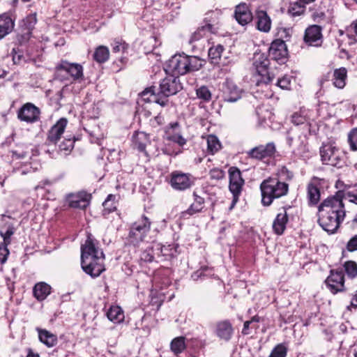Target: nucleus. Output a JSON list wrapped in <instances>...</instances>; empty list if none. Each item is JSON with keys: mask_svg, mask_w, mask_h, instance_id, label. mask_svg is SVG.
<instances>
[{"mask_svg": "<svg viewBox=\"0 0 357 357\" xmlns=\"http://www.w3.org/2000/svg\"><path fill=\"white\" fill-rule=\"evenodd\" d=\"M104 259L102 250L96 246V240L89 236L81 246L82 268L91 278H97L105 270Z\"/></svg>", "mask_w": 357, "mask_h": 357, "instance_id": "1", "label": "nucleus"}, {"mask_svg": "<svg viewBox=\"0 0 357 357\" xmlns=\"http://www.w3.org/2000/svg\"><path fill=\"white\" fill-rule=\"evenodd\" d=\"M204 63V60L197 56H188L185 54H175L168 61L165 71L178 77L192 71L199 70Z\"/></svg>", "mask_w": 357, "mask_h": 357, "instance_id": "2", "label": "nucleus"}, {"mask_svg": "<svg viewBox=\"0 0 357 357\" xmlns=\"http://www.w3.org/2000/svg\"><path fill=\"white\" fill-rule=\"evenodd\" d=\"M261 203L264 206H270L275 199L285 196L289 191V185L280 181L278 178H268L260 185Z\"/></svg>", "mask_w": 357, "mask_h": 357, "instance_id": "3", "label": "nucleus"}, {"mask_svg": "<svg viewBox=\"0 0 357 357\" xmlns=\"http://www.w3.org/2000/svg\"><path fill=\"white\" fill-rule=\"evenodd\" d=\"M319 153L324 165L341 168L345 163L344 153L335 142L323 143Z\"/></svg>", "mask_w": 357, "mask_h": 357, "instance_id": "4", "label": "nucleus"}, {"mask_svg": "<svg viewBox=\"0 0 357 357\" xmlns=\"http://www.w3.org/2000/svg\"><path fill=\"white\" fill-rule=\"evenodd\" d=\"M307 132L302 135H294L291 132L287 133L286 142L289 148L291 149V153L294 158L305 159L309 153Z\"/></svg>", "mask_w": 357, "mask_h": 357, "instance_id": "5", "label": "nucleus"}, {"mask_svg": "<svg viewBox=\"0 0 357 357\" xmlns=\"http://www.w3.org/2000/svg\"><path fill=\"white\" fill-rule=\"evenodd\" d=\"M151 221L145 216L135 222L130 227L128 239L133 245H137L144 241L151 229Z\"/></svg>", "mask_w": 357, "mask_h": 357, "instance_id": "6", "label": "nucleus"}, {"mask_svg": "<svg viewBox=\"0 0 357 357\" xmlns=\"http://www.w3.org/2000/svg\"><path fill=\"white\" fill-rule=\"evenodd\" d=\"M342 195V191H338L335 195L328 197L321 203L318 209L344 218L346 211Z\"/></svg>", "mask_w": 357, "mask_h": 357, "instance_id": "7", "label": "nucleus"}, {"mask_svg": "<svg viewBox=\"0 0 357 357\" xmlns=\"http://www.w3.org/2000/svg\"><path fill=\"white\" fill-rule=\"evenodd\" d=\"M269 64L270 61L264 54L255 55L253 66L257 75L260 77V79L257 80V85L259 83L268 84L273 81L274 75L268 70Z\"/></svg>", "mask_w": 357, "mask_h": 357, "instance_id": "8", "label": "nucleus"}, {"mask_svg": "<svg viewBox=\"0 0 357 357\" xmlns=\"http://www.w3.org/2000/svg\"><path fill=\"white\" fill-rule=\"evenodd\" d=\"M68 75L73 79H77L83 76L82 66L78 63L61 61L56 67V77L61 80L67 79Z\"/></svg>", "mask_w": 357, "mask_h": 357, "instance_id": "9", "label": "nucleus"}, {"mask_svg": "<svg viewBox=\"0 0 357 357\" xmlns=\"http://www.w3.org/2000/svg\"><path fill=\"white\" fill-rule=\"evenodd\" d=\"M229 188L233 195V200L230 208H232L238 201L239 195L241 193L244 180L242 178L241 171L235 167L229 169Z\"/></svg>", "mask_w": 357, "mask_h": 357, "instance_id": "10", "label": "nucleus"}, {"mask_svg": "<svg viewBox=\"0 0 357 357\" xmlns=\"http://www.w3.org/2000/svg\"><path fill=\"white\" fill-rule=\"evenodd\" d=\"M343 220L344 218L338 215L318 209L319 225L328 233L335 232Z\"/></svg>", "mask_w": 357, "mask_h": 357, "instance_id": "11", "label": "nucleus"}, {"mask_svg": "<svg viewBox=\"0 0 357 357\" xmlns=\"http://www.w3.org/2000/svg\"><path fill=\"white\" fill-rule=\"evenodd\" d=\"M183 89L179 77L174 75L167 76L160 82L158 93L165 97L174 95Z\"/></svg>", "mask_w": 357, "mask_h": 357, "instance_id": "12", "label": "nucleus"}, {"mask_svg": "<svg viewBox=\"0 0 357 357\" xmlns=\"http://www.w3.org/2000/svg\"><path fill=\"white\" fill-rule=\"evenodd\" d=\"M288 50L282 40H273L268 49V56L279 64H284L287 61Z\"/></svg>", "mask_w": 357, "mask_h": 357, "instance_id": "13", "label": "nucleus"}, {"mask_svg": "<svg viewBox=\"0 0 357 357\" xmlns=\"http://www.w3.org/2000/svg\"><path fill=\"white\" fill-rule=\"evenodd\" d=\"M312 112L306 108H301L299 111L295 112L291 115V122L296 126H303L304 132H307L308 135L311 133V118Z\"/></svg>", "mask_w": 357, "mask_h": 357, "instance_id": "14", "label": "nucleus"}, {"mask_svg": "<svg viewBox=\"0 0 357 357\" xmlns=\"http://www.w3.org/2000/svg\"><path fill=\"white\" fill-rule=\"evenodd\" d=\"M326 284L333 294H337L344 290V275L342 269L331 270L326 278Z\"/></svg>", "mask_w": 357, "mask_h": 357, "instance_id": "15", "label": "nucleus"}, {"mask_svg": "<svg viewBox=\"0 0 357 357\" xmlns=\"http://www.w3.org/2000/svg\"><path fill=\"white\" fill-rule=\"evenodd\" d=\"M91 195L85 191H79L75 193H69L66 196V202L71 208L84 209L89 205Z\"/></svg>", "mask_w": 357, "mask_h": 357, "instance_id": "16", "label": "nucleus"}, {"mask_svg": "<svg viewBox=\"0 0 357 357\" xmlns=\"http://www.w3.org/2000/svg\"><path fill=\"white\" fill-rule=\"evenodd\" d=\"M223 100L228 102H234L241 98L242 91L229 79H226L221 88Z\"/></svg>", "mask_w": 357, "mask_h": 357, "instance_id": "17", "label": "nucleus"}, {"mask_svg": "<svg viewBox=\"0 0 357 357\" xmlns=\"http://www.w3.org/2000/svg\"><path fill=\"white\" fill-rule=\"evenodd\" d=\"M276 151L273 142H268L265 145H259L252 148L247 152L248 156L252 159L262 160L274 155Z\"/></svg>", "mask_w": 357, "mask_h": 357, "instance_id": "18", "label": "nucleus"}, {"mask_svg": "<svg viewBox=\"0 0 357 357\" xmlns=\"http://www.w3.org/2000/svg\"><path fill=\"white\" fill-rule=\"evenodd\" d=\"M17 117L26 123H34L39 120L40 110L32 103H26L18 111Z\"/></svg>", "mask_w": 357, "mask_h": 357, "instance_id": "19", "label": "nucleus"}, {"mask_svg": "<svg viewBox=\"0 0 357 357\" xmlns=\"http://www.w3.org/2000/svg\"><path fill=\"white\" fill-rule=\"evenodd\" d=\"M178 246L174 244L162 245L160 243L155 244L157 261H169L178 254Z\"/></svg>", "mask_w": 357, "mask_h": 357, "instance_id": "20", "label": "nucleus"}, {"mask_svg": "<svg viewBox=\"0 0 357 357\" xmlns=\"http://www.w3.org/2000/svg\"><path fill=\"white\" fill-rule=\"evenodd\" d=\"M321 27L319 25H311L305 29L304 41L311 46L318 47L322 43Z\"/></svg>", "mask_w": 357, "mask_h": 357, "instance_id": "21", "label": "nucleus"}, {"mask_svg": "<svg viewBox=\"0 0 357 357\" xmlns=\"http://www.w3.org/2000/svg\"><path fill=\"white\" fill-rule=\"evenodd\" d=\"M215 335L222 340L229 342L234 334V328L229 320L218 321L215 328Z\"/></svg>", "mask_w": 357, "mask_h": 357, "instance_id": "22", "label": "nucleus"}, {"mask_svg": "<svg viewBox=\"0 0 357 357\" xmlns=\"http://www.w3.org/2000/svg\"><path fill=\"white\" fill-rule=\"evenodd\" d=\"M321 180L314 177L307 187V196L310 206H314L320 200Z\"/></svg>", "mask_w": 357, "mask_h": 357, "instance_id": "23", "label": "nucleus"}, {"mask_svg": "<svg viewBox=\"0 0 357 357\" xmlns=\"http://www.w3.org/2000/svg\"><path fill=\"white\" fill-rule=\"evenodd\" d=\"M68 121L65 118L60 119L55 125L50 130L47 135V142L49 144H56L61 138L67 126Z\"/></svg>", "mask_w": 357, "mask_h": 357, "instance_id": "24", "label": "nucleus"}, {"mask_svg": "<svg viewBox=\"0 0 357 357\" xmlns=\"http://www.w3.org/2000/svg\"><path fill=\"white\" fill-rule=\"evenodd\" d=\"M208 17H206L205 22L206 24L197 29L196 31H195L190 38L189 40V43L192 44L194 42L199 40L204 36L206 35L207 33H215L218 30V27L216 24L214 23L215 21H213V23L211 22V20H207Z\"/></svg>", "mask_w": 357, "mask_h": 357, "instance_id": "25", "label": "nucleus"}, {"mask_svg": "<svg viewBox=\"0 0 357 357\" xmlns=\"http://www.w3.org/2000/svg\"><path fill=\"white\" fill-rule=\"evenodd\" d=\"M329 7L328 0H321L319 3H316L311 8L313 20L317 22L324 20L329 11Z\"/></svg>", "mask_w": 357, "mask_h": 357, "instance_id": "26", "label": "nucleus"}, {"mask_svg": "<svg viewBox=\"0 0 357 357\" xmlns=\"http://www.w3.org/2000/svg\"><path fill=\"white\" fill-rule=\"evenodd\" d=\"M171 185L176 190H184L190 188L191 182L188 174L173 172L172 174Z\"/></svg>", "mask_w": 357, "mask_h": 357, "instance_id": "27", "label": "nucleus"}, {"mask_svg": "<svg viewBox=\"0 0 357 357\" xmlns=\"http://www.w3.org/2000/svg\"><path fill=\"white\" fill-rule=\"evenodd\" d=\"M234 17L239 24L244 26L252 21V15L245 3H240L236 6Z\"/></svg>", "mask_w": 357, "mask_h": 357, "instance_id": "28", "label": "nucleus"}, {"mask_svg": "<svg viewBox=\"0 0 357 357\" xmlns=\"http://www.w3.org/2000/svg\"><path fill=\"white\" fill-rule=\"evenodd\" d=\"M132 144L135 149L147 155L146 147L150 144L149 135L144 132L136 131L132 137Z\"/></svg>", "mask_w": 357, "mask_h": 357, "instance_id": "29", "label": "nucleus"}, {"mask_svg": "<svg viewBox=\"0 0 357 357\" xmlns=\"http://www.w3.org/2000/svg\"><path fill=\"white\" fill-rule=\"evenodd\" d=\"M288 220L287 210L285 208H282L273 222V229L276 234L281 235L283 234Z\"/></svg>", "mask_w": 357, "mask_h": 357, "instance_id": "30", "label": "nucleus"}, {"mask_svg": "<svg viewBox=\"0 0 357 357\" xmlns=\"http://www.w3.org/2000/svg\"><path fill=\"white\" fill-rule=\"evenodd\" d=\"M256 24L258 30L267 33L271 27V20L264 10H258L256 13Z\"/></svg>", "mask_w": 357, "mask_h": 357, "instance_id": "31", "label": "nucleus"}, {"mask_svg": "<svg viewBox=\"0 0 357 357\" xmlns=\"http://www.w3.org/2000/svg\"><path fill=\"white\" fill-rule=\"evenodd\" d=\"M347 78V70L344 67H341L334 70L333 73V84L337 89H343L346 85Z\"/></svg>", "mask_w": 357, "mask_h": 357, "instance_id": "32", "label": "nucleus"}, {"mask_svg": "<svg viewBox=\"0 0 357 357\" xmlns=\"http://www.w3.org/2000/svg\"><path fill=\"white\" fill-rule=\"evenodd\" d=\"M14 26V21L7 13L0 15V40L10 33Z\"/></svg>", "mask_w": 357, "mask_h": 357, "instance_id": "33", "label": "nucleus"}, {"mask_svg": "<svg viewBox=\"0 0 357 357\" xmlns=\"http://www.w3.org/2000/svg\"><path fill=\"white\" fill-rule=\"evenodd\" d=\"M155 87L151 86L149 89H146L141 93V98L145 102H153L164 107L166 105L167 100H161L155 94Z\"/></svg>", "mask_w": 357, "mask_h": 357, "instance_id": "34", "label": "nucleus"}, {"mask_svg": "<svg viewBox=\"0 0 357 357\" xmlns=\"http://www.w3.org/2000/svg\"><path fill=\"white\" fill-rule=\"evenodd\" d=\"M40 341L48 347H52L57 344L58 340L56 335L45 329L37 328Z\"/></svg>", "mask_w": 357, "mask_h": 357, "instance_id": "35", "label": "nucleus"}, {"mask_svg": "<svg viewBox=\"0 0 357 357\" xmlns=\"http://www.w3.org/2000/svg\"><path fill=\"white\" fill-rule=\"evenodd\" d=\"M51 292V287L45 282H41L35 284L33 293L38 301L45 300Z\"/></svg>", "mask_w": 357, "mask_h": 357, "instance_id": "36", "label": "nucleus"}, {"mask_svg": "<svg viewBox=\"0 0 357 357\" xmlns=\"http://www.w3.org/2000/svg\"><path fill=\"white\" fill-rule=\"evenodd\" d=\"M193 196L195 197V201L185 211L183 212V216L186 215H192L199 213L204 208V199L198 196L196 192L193 193Z\"/></svg>", "mask_w": 357, "mask_h": 357, "instance_id": "37", "label": "nucleus"}, {"mask_svg": "<svg viewBox=\"0 0 357 357\" xmlns=\"http://www.w3.org/2000/svg\"><path fill=\"white\" fill-rule=\"evenodd\" d=\"M15 231L13 225L10 222H5L3 225L0 226V235L3 238V243L6 244L10 243V237Z\"/></svg>", "mask_w": 357, "mask_h": 357, "instance_id": "38", "label": "nucleus"}, {"mask_svg": "<svg viewBox=\"0 0 357 357\" xmlns=\"http://www.w3.org/2000/svg\"><path fill=\"white\" fill-rule=\"evenodd\" d=\"M107 318L113 322L120 323L124 319V314L122 309L118 305L110 307L107 312Z\"/></svg>", "mask_w": 357, "mask_h": 357, "instance_id": "39", "label": "nucleus"}, {"mask_svg": "<svg viewBox=\"0 0 357 357\" xmlns=\"http://www.w3.org/2000/svg\"><path fill=\"white\" fill-rule=\"evenodd\" d=\"M224 50V47L220 44L213 45L209 48L208 59H210L212 63L215 64L218 63Z\"/></svg>", "mask_w": 357, "mask_h": 357, "instance_id": "40", "label": "nucleus"}, {"mask_svg": "<svg viewBox=\"0 0 357 357\" xmlns=\"http://www.w3.org/2000/svg\"><path fill=\"white\" fill-rule=\"evenodd\" d=\"M109 49L104 45H100L96 49L93 54V59L98 63H105L109 59Z\"/></svg>", "mask_w": 357, "mask_h": 357, "instance_id": "41", "label": "nucleus"}, {"mask_svg": "<svg viewBox=\"0 0 357 357\" xmlns=\"http://www.w3.org/2000/svg\"><path fill=\"white\" fill-rule=\"evenodd\" d=\"M207 150L212 155L217 153L221 148V144L215 135H210L207 137Z\"/></svg>", "mask_w": 357, "mask_h": 357, "instance_id": "42", "label": "nucleus"}, {"mask_svg": "<svg viewBox=\"0 0 357 357\" xmlns=\"http://www.w3.org/2000/svg\"><path fill=\"white\" fill-rule=\"evenodd\" d=\"M164 139L175 142L179 146H183L186 143V139L180 133H171L169 130L166 131Z\"/></svg>", "mask_w": 357, "mask_h": 357, "instance_id": "43", "label": "nucleus"}, {"mask_svg": "<svg viewBox=\"0 0 357 357\" xmlns=\"http://www.w3.org/2000/svg\"><path fill=\"white\" fill-rule=\"evenodd\" d=\"M172 351L175 354H178L181 353L185 349V338L183 337H178L174 338L170 344Z\"/></svg>", "mask_w": 357, "mask_h": 357, "instance_id": "44", "label": "nucleus"}, {"mask_svg": "<svg viewBox=\"0 0 357 357\" xmlns=\"http://www.w3.org/2000/svg\"><path fill=\"white\" fill-rule=\"evenodd\" d=\"M116 196L113 195H109L103 202L102 206L104 207V215L114 211L116 209L115 204Z\"/></svg>", "mask_w": 357, "mask_h": 357, "instance_id": "45", "label": "nucleus"}, {"mask_svg": "<svg viewBox=\"0 0 357 357\" xmlns=\"http://www.w3.org/2000/svg\"><path fill=\"white\" fill-rule=\"evenodd\" d=\"M304 10V6H302L301 3L295 2L294 3H290L288 8V14L291 17H297L303 14Z\"/></svg>", "mask_w": 357, "mask_h": 357, "instance_id": "46", "label": "nucleus"}, {"mask_svg": "<svg viewBox=\"0 0 357 357\" xmlns=\"http://www.w3.org/2000/svg\"><path fill=\"white\" fill-rule=\"evenodd\" d=\"M344 268L346 273L349 278H354L357 276V264L355 261H346L344 264Z\"/></svg>", "mask_w": 357, "mask_h": 357, "instance_id": "47", "label": "nucleus"}, {"mask_svg": "<svg viewBox=\"0 0 357 357\" xmlns=\"http://www.w3.org/2000/svg\"><path fill=\"white\" fill-rule=\"evenodd\" d=\"M154 259H156L155 244L152 247L146 248L141 254V259L146 262H151Z\"/></svg>", "mask_w": 357, "mask_h": 357, "instance_id": "48", "label": "nucleus"}, {"mask_svg": "<svg viewBox=\"0 0 357 357\" xmlns=\"http://www.w3.org/2000/svg\"><path fill=\"white\" fill-rule=\"evenodd\" d=\"M342 198L345 200H348L350 202L357 204V189L352 188L342 191Z\"/></svg>", "mask_w": 357, "mask_h": 357, "instance_id": "49", "label": "nucleus"}, {"mask_svg": "<svg viewBox=\"0 0 357 357\" xmlns=\"http://www.w3.org/2000/svg\"><path fill=\"white\" fill-rule=\"evenodd\" d=\"M196 93L199 99L204 101H209L211 98V93L206 86H202L196 90Z\"/></svg>", "mask_w": 357, "mask_h": 357, "instance_id": "50", "label": "nucleus"}, {"mask_svg": "<svg viewBox=\"0 0 357 357\" xmlns=\"http://www.w3.org/2000/svg\"><path fill=\"white\" fill-rule=\"evenodd\" d=\"M75 140L70 138H65L64 140L59 144V150L61 151H65V154L67 155L74 148Z\"/></svg>", "mask_w": 357, "mask_h": 357, "instance_id": "51", "label": "nucleus"}, {"mask_svg": "<svg viewBox=\"0 0 357 357\" xmlns=\"http://www.w3.org/2000/svg\"><path fill=\"white\" fill-rule=\"evenodd\" d=\"M348 142L351 151H357V128L352 129L348 134Z\"/></svg>", "mask_w": 357, "mask_h": 357, "instance_id": "52", "label": "nucleus"}, {"mask_svg": "<svg viewBox=\"0 0 357 357\" xmlns=\"http://www.w3.org/2000/svg\"><path fill=\"white\" fill-rule=\"evenodd\" d=\"M287 349V347L282 344H278L271 351L269 357H286Z\"/></svg>", "mask_w": 357, "mask_h": 357, "instance_id": "53", "label": "nucleus"}, {"mask_svg": "<svg viewBox=\"0 0 357 357\" xmlns=\"http://www.w3.org/2000/svg\"><path fill=\"white\" fill-rule=\"evenodd\" d=\"M112 52L119 53L122 52L124 54L128 48V45L125 42H121L119 40H115L112 45Z\"/></svg>", "mask_w": 357, "mask_h": 357, "instance_id": "54", "label": "nucleus"}, {"mask_svg": "<svg viewBox=\"0 0 357 357\" xmlns=\"http://www.w3.org/2000/svg\"><path fill=\"white\" fill-rule=\"evenodd\" d=\"M277 36L279 37L277 40L285 41L289 40L291 36V29L289 28H280L278 30Z\"/></svg>", "mask_w": 357, "mask_h": 357, "instance_id": "55", "label": "nucleus"}, {"mask_svg": "<svg viewBox=\"0 0 357 357\" xmlns=\"http://www.w3.org/2000/svg\"><path fill=\"white\" fill-rule=\"evenodd\" d=\"M208 271H211V269L208 267H207V266L202 267L200 269L194 272L192 274L191 277L193 279V280H195V281L199 280V278H204L206 277L211 275V273H208V274L206 273V272Z\"/></svg>", "mask_w": 357, "mask_h": 357, "instance_id": "56", "label": "nucleus"}, {"mask_svg": "<svg viewBox=\"0 0 357 357\" xmlns=\"http://www.w3.org/2000/svg\"><path fill=\"white\" fill-rule=\"evenodd\" d=\"M24 26L28 30H32L37 22L36 15L31 14L28 15L24 20Z\"/></svg>", "mask_w": 357, "mask_h": 357, "instance_id": "57", "label": "nucleus"}, {"mask_svg": "<svg viewBox=\"0 0 357 357\" xmlns=\"http://www.w3.org/2000/svg\"><path fill=\"white\" fill-rule=\"evenodd\" d=\"M8 245L4 243H0V262L2 264L7 261L9 255V250L7 248Z\"/></svg>", "mask_w": 357, "mask_h": 357, "instance_id": "58", "label": "nucleus"}, {"mask_svg": "<svg viewBox=\"0 0 357 357\" xmlns=\"http://www.w3.org/2000/svg\"><path fill=\"white\" fill-rule=\"evenodd\" d=\"M291 84V77L289 76H284L277 80V85L282 89H289Z\"/></svg>", "mask_w": 357, "mask_h": 357, "instance_id": "59", "label": "nucleus"}, {"mask_svg": "<svg viewBox=\"0 0 357 357\" xmlns=\"http://www.w3.org/2000/svg\"><path fill=\"white\" fill-rule=\"evenodd\" d=\"M225 172L219 168H213L209 172L211 178L215 180H221L225 177Z\"/></svg>", "mask_w": 357, "mask_h": 357, "instance_id": "60", "label": "nucleus"}, {"mask_svg": "<svg viewBox=\"0 0 357 357\" xmlns=\"http://www.w3.org/2000/svg\"><path fill=\"white\" fill-rule=\"evenodd\" d=\"M347 249L349 252L357 250V235L353 236L347 244Z\"/></svg>", "mask_w": 357, "mask_h": 357, "instance_id": "61", "label": "nucleus"}, {"mask_svg": "<svg viewBox=\"0 0 357 357\" xmlns=\"http://www.w3.org/2000/svg\"><path fill=\"white\" fill-rule=\"evenodd\" d=\"M164 119L160 115H157L153 119L151 120V124L153 127H157L163 123Z\"/></svg>", "mask_w": 357, "mask_h": 357, "instance_id": "62", "label": "nucleus"}, {"mask_svg": "<svg viewBox=\"0 0 357 357\" xmlns=\"http://www.w3.org/2000/svg\"><path fill=\"white\" fill-rule=\"evenodd\" d=\"M280 174L286 177L287 179L291 180L294 177L292 172L289 171L287 167H282L280 170Z\"/></svg>", "mask_w": 357, "mask_h": 357, "instance_id": "63", "label": "nucleus"}, {"mask_svg": "<svg viewBox=\"0 0 357 357\" xmlns=\"http://www.w3.org/2000/svg\"><path fill=\"white\" fill-rule=\"evenodd\" d=\"M251 324H252V321H246L244 322L243 328V331H242V333L244 335L249 334V332L248 331V330L249 329L250 325Z\"/></svg>", "mask_w": 357, "mask_h": 357, "instance_id": "64", "label": "nucleus"}]
</instances>
